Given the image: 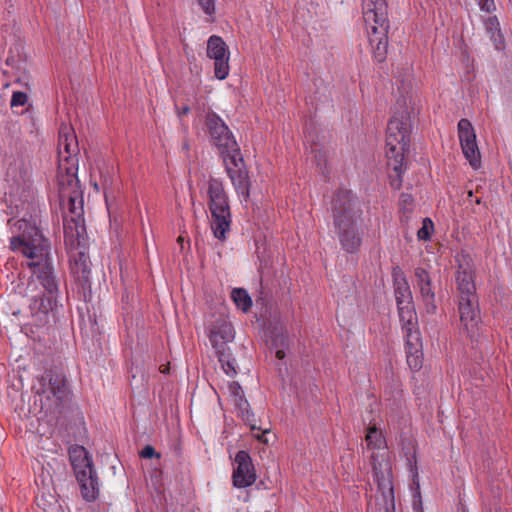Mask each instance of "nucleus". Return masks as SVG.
<instances>
[{
	"mask_svg": "<svg viewBox=\"0 0 512 512\" xmlns=\"http://www.w3.org/2000/svg\"><path fill=\"white\" fill-rule=\"evenodd\" d=\"M207 56L214 61V74L219 80H224L229 75L230 52L224 40L212 35L207 41Z\"/></svg>",
	"mask_w": 512,
	"mask_h": 512,
	"instance_id": "f8f14e48",
	"label": "nucleus"
},
{
	"mask_svg": "<svg viewBox=\"0 0 512 512\" xmlns=\"http://www.w3.org/2000/svg\"><path fill=\"white\" fill-rule=\"evenodd\" d=\"M37 505L46 512L53 510V506L57 504V500L54 496L49 495V499H46L45 495L42 494L36 498Z\"/></svg>",
	"mask_w": 512,
	"mask_h": 512,
	"instance_id": "cd10ccee",
	"label": "nucleus"
},
{
	"mask_svg": "<svg viewBox=\"0 0 512 512\" xmlns=\"http://www.w3.org/2000/svg\"><path fill=\"white\" fill-rule=\"evenodd\" d=\"M69 457L76 477L87 470H94L92 458L83 446L72 447L69 450Z\"/></svg>",
	"mask_w": 512,
	"mask_h": 512,
	"instance_id": "6ab92c4d",
	"label": "nucleus"
},
{
	"mask_svg": "<svg viewBox=\"0 0 512 512\" xmlns=\"http://www.w3.org/2000/svg\"><path fill=\"white\" fill-rule=\"evenodd\" d=\"M216 354L224 372L228 376H234L236 374V367L234 359L231 358L230 350L216 351Z\"/></svg>",
	"mask_w": 512,
	"mask_h": 512,
	"instance_id": "a878e982",
	"label": "nucleus"
},
{
	"mask_svg": "<svg viewBox=\"0 0 512 512\" xmlns=\"http://www.w3.org/2000/svg\"><path fill=\"white\" fill-rule=\"evenodd\" d=\"M367 447L372 449L371 465L378 491L375 495V505L378 512H393L395 510L394 487L392 484L391 455L387 451L386 439L382 430L375 425L368 427L365 436Z\"/></svg>",
	"mask_w": 512,
	"mask_h": 512,
	"instance_id": "7ed1b4c3",
	"label": "nucleus"
},
{
	"mask_svg": "<svg viewBox=\"0 0 512 512\" xmlns=\"http://www.w3.org/2000/svg\"><path fill=\"white\" fill-rule=\"evenodd\" d=\"M208 205L211 213V229L214 236L224 241L230 230L231 213L228 197L221 181L211 179L208 184Z\"/></svg>",
	"mask_w": 512,
	"mask_h": 512,
	"instance_id": "423d86ee",
	"label": "nucleus"
},
{
	"mask_svg": "<svg viewBox=\"0 0 512 512\" xmlns=\"http://www.w3.org/2000/svg\"><path fill=\"white\" fill-rule=\"evenodd\" d=\"M210 133L214 144L220 149L222 154L238 150L239 146L236 140L223 122L215 121L214 125L210 126Z\"/></svg>",
	"mask_w": 512,
	"mask_h": 512,
	"instance_id": "f3484780",
	"label": "nucleus"
},
{
	"mask_svg": "<svg viewBox=\"0 0 512 512\" xmlns=\"http://www.w3.org/2000/svg\"><path fill=\"white\" fill-rule=\"evenodd\" d=\"M76 479L80 485L83 498L88 502L96 500L99 495V483L96 471L87 470L86 473L80 474Z\"/></svg>",
	"mask_w": 512,
	"mask_h": 512,
	"instance_id": "aec40b11",
	"label": "nucleus"
},
{
	"mask_svg": "<svg viewBox=\"0 0 512 512\" xmlns=\"http://www.w3.org/2000/svg\"><path fill=\"white\" fill-rule=\"evenodd\" d=\"M276 357L280 360L283 359L285 357V352L283 350H277Z\"/></svg>",
	"mask_w": 512,
	"mask_h": 512,
	"instance_id": "c9c22d12",
	"label": "nucleus"
},
{
	"mask_svg": "<svg viewBox=\"0 0 512 512\" xmlns=\"http://www.w3.org/2000/svg\"><path fill=\"white\" fill-rule=\"evenodd\" d=\"M20 232L10 238V249L21 253L28 259L27 266L33 276L28 282L27 290L33 292L36 288L35 281L44 289L45 293L58 294V282L53 274L49 251L50 244L40 229L28 220L20 219L15 223Z\"/></svg>",
	"mask_w": 512,
	"mask_h": 512,
	"instance_id": "f257e3e1",
	"label": "nucleus"
},
{
	"mask_svg": "<svg viewBox=\"0 0 512 512\" xmlns=\"http://www.w3.org/2000/svg\"><path fill=\"white\" fill-rule=\"evenodd\" d=\"M64 235H65V242L68 243L69 241L72 242V239L74 237L73 228L69 223V220L67 216L64 218Z\"/></svg>",
	"mask_w": 512,
	"mask_h": 512,
	"instance_id": "72a5a7b5",
	"label": "nucleus"
},
{
	"mask_svg": "<svg viewBox=\"0 0 512 512\" xmlns=\"http://www.w3.org/2000/svg\"><path fill=\"white\" fill-rule=\"evenodd\" d=\"M266 433H268V430H264L261 434L254 435V437L260 442L267 444L268 440L265 438Z\"/></svg>",
	"mask_w": 512,
	"mask_h": 512,
	"instance_id": "f704fd0d",
	"label": "nucleus"
},
{
	"mask_svg": "<svg viewBox=\"0 0 512 512\" xmlns=\"http://www.w3.org/2000/svg\"><path fill=\"white\" fill-rule=\"evenodd\" d=\"M485 28L497 50L504 48V36L497 17L491 16L485 20Z\"/></svg>",
	"mask_w": 512,
	"mask_h": 512,
	"instance_id": "4be33fe9",
	"label": "nucleus"
},
{
	"mask_svg": "<svg viewBox=\"0 0 512 512\" xmlns=\"http://www.w3.org/2000/svg\"><path fill=\"white\" fill-rule=\"evenodd\" d=\"M223 161L225 165L226 172L228 176L241 171L242 169H246L244 160L241 156L240 149L235 152H226L223 153Z\"/></svg>",
	"mask_w": 512,
	"mask_h": 512,
	"instance_id": "5701e85b",
	"label": "nucleus"
},
{
	"mask_svg": "<svg viewBox=\"0 0 512 512\" xmlns=\"http://www.w3.org/2000/svg\"><path fill=\"white\" fill-rule=\"evenodd\" d=\"M141 458L151 459L153 457L160 458V453L156 452L154 447L146 445L139 453Z\"/></svg>",
	"mask_w": 512,
	"mask_h": 512,
	"instance_id": "2f4dec72",
	"label": "nucleus"
},
{
	"mask_svg": "<svg viewBox=\"0 0 512 512\" xmlns=\"http://www.w3.org/2000/svg\"><path fill=\"white\" fill-rule=\"evenodd\" d=\"M257 479L256 471L250 455L239 451L235 456V467L232 473L233 485L237 488L252 486Z\"/></svg>",
	"mask_w": 512,
	"mask_h": 512,
	"instance_id": "ddd939ff",
	"label": "nucleus"
},
{
	"mask_svg": "<svg viewBox=\"0 0 512 512\" xmlns=\"http://www.w3.org/2000/svg\"><path fill=\"white\" fill-rule=\"evenodd\" d=\"M360 215L351 205L335 207L334 225L343 250L347 253H356L362 244V237L357 228Z\"/></svg>",
	"mask_w": 512,
	"mask_h": 512,
	"instance_id": "6e6552de",
	"label": "nucleus"
},
{
	"mask_svg": "<svg viewBox=\"0 0 512 512\" xmlns=\"http://www.w3.org/2000/svg\"><path fill=\"white\" fill-rule=\"evenodd\" d=\"M235 336L233 326L227 320H219L210 330L209 339L215 351L229 350L227 344Z\"/></svg>",
	"mask_w": 512,
	"mask_h": 512,
	"instance_id": "dca6fc26",
	"label": "nucleus"
},
{
	"mask_svg": "<svg viewBox=\"0 0 512 512\" xmlns=\"http://www.w3.org/2000/svg\"><path fill=\"white\" fill-rule=\"evenodd\" d=\"M411 132V116L407 109L395 112L387 126L386 136V157L388 166L397 175L391 181L392 186L399 188L401 185V174L403 172V161L408 151Z\"/></svg>",
	"mask_w": 512,
	"mask_h": 512,
	"instance_id": "20e7f679",
	"label": "nucleus"
},
{
	"mask_svg": "<svg viewBox=\"0 0 512 512\" xmlns=\"http://www.w3.org/2000/svg\"><path fill=\"white\" fill-rule=\"evenodd\" d=\"M197 2L206 15H208V16L214 15L215 0H197Z\"/></svg>",
	"mask_w": 512,
	"mask_h": 512,
	"instance_id": "7c9ffc66",
	"label": "nucleus"
},
{
	"mask_svg": "<svg viewBox=\"0 0 512 512\" xmlns=\"http://www.w3.org/2000/svg\"><path fill=\"white\" fill-rule=\"evenodd\" d=\"M150 480H151L152 485L155 486V488L157 489V482H158L157 477L156 476L154 477L152 475Z\"/></svg>",
	"mask_w": 512,
	"mask_h": 512,
	"instance_id": "e433bc0d",
	"label": "nucleus"
},
{
	"mask_svg": "<svg viewBox=\"0 0 512 512\" xmlns=\"http://www.w3.org/2000/svg\"><path fill=\"white\" fill-rule=\"evenodd\" d=\"M478 5L482 11L491 13L496 9L494 0H478Z\"/></svg>",
	"mask_w": 512,
	"mask_h": 512,
	"instance_id": "473e14b6",
	"label": "nucleus"
},
{
	"mask_svg": "<svg viewBox=\"0 0 512 512\" xmlns=\"http://www.w3.org/2000/svg\"><path fill=\"white\" fill-rule=\"evenodd\" d=\"M188 112H189V107L185 106V107L182 108V111L180 112V115L187 114Z\"/></svg>",
	"mask_w": 512,
	"mask_h": 512,
	"instance_id": "4c0bfd02",
	"label": "nucleus"
},
{
	"mask_svg": "<svg viewBox=\"0 0 512 512\" xmlns=\"http://www.w3.org/2000/svg\"><path fill=\"white\" fill-rule=\"evenodd\" d=\"M105 202H106V204H108V199L107 198L105 199ZM107 207H109V205H107Z\"/></svg>",
	"mask_w": 512,
	"mask_h": 512,
	"instance_id": "58836bf2",
	"label": "nucleus"
},
{
	"mask_svg": "<svg viewBox=\"0 0 512 512\" xmlns=\"http://www.w3.org/2000/svg\"><path fill=\"white\" fill-rule=\"evenodd\" d=\"M433 230V222L429 218H425L422 227L418 230L417 236L420 240H428Z\"/></svg>",
	"mask_w": 512,
	"mask_h": 512,
	"instance_id": "c85d7f7f",
	"label": "nucleus"
},
{
	"mask_svg": "<svg viewBox=\"0 0 512 512\" xmlns=\"http://www.w3.org/2000/svg\"><path fill=\"white\" fill-rule=\"evenodd\" d=\"M58 294L43 293L42 295H34L31 297L29 304L30 312L34 318L40 323L47 322L50 312H53L57 306Z\"/></svg>",
	"mask_w": 512,
	"mask_h": 512,
	"instance_id": "4468645a",
	"label": "nucleus"
},
{
	"mask_svg": "<svg viewBox=\"0 0 512 512\" xmlns=\"http://www.w3.org/2000/svg\"><path fill=\"white\" fill-rule=\"evenodd\" d=\"M398 309L400 321L403 323L406 361L411 370L418 371L423 364V350L416 313L411 302L398 305Z\"/></svg>",
	"mask_w": 512,
	"mask_h": 512,
	"instance_id": "0eeeda50",
	"label": "nucleus"
},
{
	"mask_svg": "<svg viewBox=\"0 0 512 512\" xmlns=\"http://www.w3.org/2000/svg\"><path fill=\"white\" fill-rule=\"evenodd\" d=\"M79 146L69 125H61L58 138L57 183L60 204L71 214V222L79 227L83 213V195L77 178Z\"/></svg>",
	"mask_w": 512,
	"mask_h": 512,
	"instance_id": "f03ea898",
	"label": "nucleus"
},
{
	"mask_svg": "<svg viewBox=\"0 0 512 512\" xmlns=\"http://www.w3.org/2000/svg\"><path fill=\"white\" fill-rule=\"evenodd\" d=\"M458 313L461 333L470 338L475 337L481 320L477 297H459Z\"/></svg>",
	"mask_w": 512,
	"mask_h": 512,
	"instance_id": "1a4fd4ad",
	"label": "nucleus"
},
{
	"mask_svg": "<svg viewBox=\"0 0 512 512\" xmlns=\"http://www.w3.org/2000/svg\"><path fill=\"white\" fill-rule=\"evenodd\" d=\"M458 269L456 272V283L459 291V297L476 296V287L474 282L475 269L471 255L461 251L456 256Z\"/></svg>",
	"mask_w": 512,
	"mask_h": 512,
	"instance_id": "9d476101",
	"label": "nucleus"
},
{
	"mask_svg": "<svg viewBox=\"0 0 512 512\" xmlns=\"http://www.w3.org/2000/svg\"><path fill=\"white\" fill-rule=\"evenodd\" d=\"M70 268L72 275L81 285H85L89 281L90 259L85 252L78 251L71 254Z\"/></svg>",
	"mask_w": 512,
	"mask_h": 512,
	"instance_id": "a211bd4d",
	"label": "nucleus"
},
{
	"mask_svg": "<svg viewBox=\"0 0 512 512\" xmlns=\"http://www.w3.org/2000/svg\"><path fill=\"white\" fill-rule=\"evenodd\" d=\"M229 389L234 397L235 404L241 409H246L248 407V402L244 398L241 386L237 382H233L229 385Z\"/></svg>",
	"mask_w": 512,
	"mask_h": 512,
	"instance_id": "bb28decb",
	"label": "nucleus"
},
{
	"mask_svg": "<svg viewBox=\"0 0 512 512\" xmlns=\"http://www.w3.org/2000/svg\"><path fill=\"white\" fill-rule=\"evenodd\" d=\"M28 101V96L24 92L15 91L11 97V107L24 106Z\"/></svg>",
	"mask_w": 512,
	"mask_h": 512,
	"instance_id": "c756f323",
	"label": "nucleus"
},
{
	"mask_svg": "<svg viewBox=\"0 0 512 512\" xmlns=\"http://www.w3.org/2000/svg\"><path fill=\"white\" fill-rule=\"evenodd\" d=\"M231 298L236 306L243 312H247L252 306V300L246 290L236 288L231 293Z\"/></svg>",
	"mask_w": 512,
	"mask_h": 512,
	"instance_id": "393cba45",
	"label": "nucleus"
},
{
	"mask_svg": "<svg viewBox=\"0 0 512 512\" xmlns=\"http://www.w3.org/2000/svg\"><path fill=\"white\" fill-rule=\"evenodd\" d=\"M458 137L464 157L470 166L477 170L481 167V154L477 145L476 133L468 119L458 122Z\"/></svg>",
	"mask_w": 512,
	"mask_h": 512,
	"instance_id": "9b49d317",
	"label": "nucleus"
},
{
	"mask_svg": "<svg viewBox=\"0 0 512 512\" xmlns=\"http://www.w3.org/2000/svg\"><path fill=\"white\" fill-rule=\"evenodd\" d=\"M415 278L426 313H435V294L431 286V279L428 272L423 268H416Z\"/></svg>",
	"mask_w": 512,
	"mask_h": 512,
	"instance_id": "2eb2a0df",
	"label": "nucleus"
},
{
	"mask_svg": "<svg viewBox=\"0 0 512 512\" xmlns=\"http://www.w3.org/2000/svg\"><path fill=\"white\" fill-rule=\"evenodd\" d=\"M362 15L374 59L381 63L388 50V6L386 0H362Z\"/></svg>",
	"mask_w": 512,
	"mask_h": 512,
	"instance_id": "39448f33",
	"label": "nucleus"
},
{
	"mask_svg": "<svg viewBox=\"0 0 512 512\" xmlns=\"http://www.w3.org/2000/svg\"><path fill=\"white\" fill-rule=\"evenodd\" d=\"M396 288H395V296L398 305L410 304L411 302V292L408 283L406 282L403 276H399L395 278Z\"/></svg>",
	"mask_w": 512,
	"mask_h": 512,
	"instance_id": "b1692460",
	"label": "nucleus"
},
{
	"mask_svg": "<svg viewBox=\"0 0 512 512\" xmlns=\"http://www.w3.org/2000/svg\"><path fill=\"white\" fill-rule=\"evenodd\" d=\"M229 178L238 196L246 202L250 196L251 186L248 171L246 169H242L241 171L230 175Z\"/></svg>",
	"mask_w": 512,
	"mask_h": 512,
	"instance_id": "412c9836",
	"label": "nucleus"
}]
</instances>
